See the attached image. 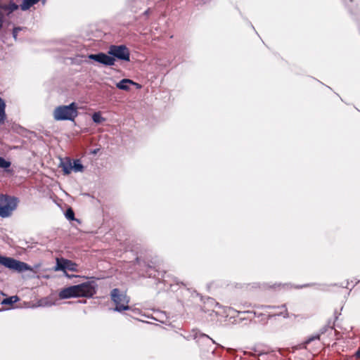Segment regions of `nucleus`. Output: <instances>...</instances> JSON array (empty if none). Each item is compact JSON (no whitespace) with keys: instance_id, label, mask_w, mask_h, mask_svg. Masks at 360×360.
Instances as JSON below:
<instances>
[{"instance_id":"26","label":"nucleus","mask_w":360,"mask_h":360,"mask_svg":"<svg viewBox=\"0 0 360 360\" xmlns=\"http://www.w3.org/2000/svg\"><path fill=\"white\" fill-rule=\"evenodd\" d=\"M328 330H330L332 333L334 330V328L333 326H330L329 325H326L320 329L319 333L318 334H320V335H321L324 334L325 333H326Z\"/></svg>"},{"instance_id":"25","label":"nucleus","mask_w":360,"mask_h":360,"mask_svg":"<svg viewBox=\"0 0 360 360\" xmlns=\"http://www.w3.org/2000/svg\"><path fill=\"white\" fill-rule=\"evenodd\" d=\"M319 339H320V334L317 333L316 335H311V336L307 338V339L304 342V344L309 345L311 342L316 340H319Z\"/></svg>"},{"instance_id":"2","label":"nucleus","mask_w":360,"mask_h":360,"mask_svg":"<svg viewBox=\"0 0 360 360\" xmlns=\"http://www.w3.org/2000/svg\"><path fill=\"white\" fill-rule=\"evenodd\" d=\"M18 203V198L7 194H0V217H10L16 210Z\"/></svg>"},{"instance_id":"20","label":"nucleus","mask_w":360,"mask_h":360,"mask_svg":"<svg viewBox=\"0 0 360 360\" xmlns=\"http://www.w3.org/2000/svg\"><path fill=\"white\" fill-rule=\"evenodd\" d=\"M92 120L96 124H101L103 122L105 121V118L101 115V113L100 112H94L92 115Z\"/></svg>"},{"instance_id":"21","label":"nucleus","mask_w":360,"mask_h":360,"mask_svg":"<svg viewBox=\"0 0 360 360\" xmlns=\"http://www.w3.org/2000/svg\"><path fill=\"white\" fill-rule=\"evenodd\" d=\"M146 275L148 277L159 278L158 276L160 275V273L158 272V275H157V271L152 266H149L148 270L146 271Z\"/></svg>"},{"instance_id":"9","label":"nucleus","mask_w":360,"mask_h":360,"mask_svg":"<svg viewBox=\"0 0 360 360\" xmlns=\"http://www.w3.org/2000/svg\"><path fill=\"white\" fill-rule=\"evenodd\" d=\"M55 271H62L63 273L67 272V270L71 271H77V264L71 260L61 258L56 259V264L54 266Z\"/></svg>"},{"instance_id":"24","label":"nucleus","mask_w":360,"mask_h":360,"mask_svg":"<svg viewBox=\"0 0 360 360\" xmlns=\"http://www.w3.org/2000/svg\"><path fill=\"white\" fill-rule=\"evenodd\" d=\"M53 304V302H51L49 298H43L39 300V305L41 307H51Z\"/></svg>"},{"instance_id":"11","label":"nucleus","mask_w":360,"mask_h":360,"mask_svg":"<svg viewBox=\"0 0 360 360\" xmlns=\"http://www.w3.org/2000/svg\"><path fill=\"white\" fill-rule=\"evenodd\" d=\"M60 167L65 174H70L72 171V160L70 158H60Z\"/></svg>"},{"instance_id":"13","label":"nucleus","mask_w":360,"mask_h":360,"mask_svg":"<svg viewBox=\"0 0 360 360\" xmlns=\"http://www.w3.org/2000/svg\"><path fill=\"white\" fill-rule=\"evenodd\" d=\"M39 1L44 5L46 0H22V3L20 5V9L23 11H27Z\"/></svg>"},{"instance_id":"31","label":"nucleus","mask_w":360,"mask_h":360,"mask_svg":"<svg viewBox=\"0 0 360 360\" xmlns=\"http://www.w3.org/2000/svg\"><path fill=\"white\" fill-rule=\"evenodd\" d=\"M150 13V8H148L146 11H144L143 15L147 16Z\"/></svg>"},{"instance_id":"22","label":"nucleus","mask_w":360,"mask_h":360,"mask_svg":"<svg viewBox=\"0 0 360 360\" xmlns=\"http://www.w3.org/2000/svg\"><path fill=\"white\" fill-rule=\"evenodd\" d=\"M65 216L66 219L68 220H70V221L75 220V212L71 207H69L66 210V211L65 212Z\"/></svg>"},{"instance_id":"18","label":"nucleus","mask_w":360,"mask_h":360,"mask_svg":"<svg viewBox=\"0 0 360 360\" xmlns=\"http://www.w3.org/2000/svg\"><path fill=\"white\" fill-rule=\"evenodd\" d=\"M18 301H19V297L17 295H13L4 299L1 304L5 305H12Z\"/></svg>"},{"instance_id":"8","label":"nucleus","mask_w":360,"mask_h":360,"mask_svg":"<svg viewBox=\"0 0 360 360\" xmlns=\"http://www.w3.org/2000/svg\"><path fill=\"white\" fill-rule=\"evenodd\" d=\"M88 58L105 66H112L115 63L114 58L103 52L89 54Z\"/></svg>"},{"instance_id":"29","label":"nucleus","mask_w":360,"mask_h":360,"mask_svg":"<svg viewBox=\"0 0 360 360\" xmlns=\"http://www.w3.org/2000/svg\"><path fill=\"white\" fill-rule=\"evenodd\" d=\"M64 276L69 278H82L80 276H78V275H75V274H69L68 272H65L64 273Z\"/></svg>"},{"instance_id":"15","label":"nucleus","mask_w":360,"mask_h":360,"mask_svg":"<svg viewBox=\"0 0 360 360\" xmlns=\"http://www.w3.org/2000/svg\"><path fill=\"white\" fill-rule=\"evenodd\" d=\"M264 307L265 308H278V309H280L282 311H281L280 312L277 313L276 314V316H283L284 318H288L289 317V314H288V310H287L285 304H282V305L278 306V307L268 305V306H265Z\"/></svg>"},{"instance_id":"7","label":"nucleus","mask_w":360,"mask_h":360,"mask_svg":"<svg viewBox=\"0 0 360 360\" xmlns=\"http://www.w3.org/2000/svg\"><path fill=\"white\" fill-rule=\"evenodd\" d=\"M186 338L188 340L191 339L195 340L200 347H203L204 345H213L215 344L214 340H213L209 335L201 333L198 329H193Z\"/></svg>"},{"instance_id":"37","label":"nucleus","mask_w":360,"mask_h":360,"mask_svg":"<svg viewBox=\"0 0 360 360\" xmlns=\"http://www.w3.org/2000/svg\"><path fill=\"white\" fill-rule=\"evenodd\" d=\"M352 1H353V0H349V2H351V3H352Z\"/></svg>"},{"instance_id":"14","label":"nucleus","mask_w":360,"mask_h":360,"mask_svg":"<svg viewBox=\"0 0 360 360\" xmlns=\"http://www.w3.org/2000/svg\"><path fill=\"white\" fill-rule=\"evenodd\" d=\"M18 5L13 1H10L8 4H1L0 10L7 11V15L12 13L18 8Z\"/></svg>"},{"instance_id":"33","label":"nucleus","mask_w":360,"mask_h":360,"mask_svg":"<svg viewBox=\"0 0 360 360\" xmlns=\"http://www.w3.org/2000/svg\"><path fill=\"white\" fill-rule=\"evenodd\" d=\"M310 285H311V284H304V285H303L299 286L298 288H306V287H309V286H310Z\"/></svg>"},{"instance_id":"4","label":"nucleus","mask_w":360,"mask_h":360,"mask_svg":"<svg viewBox=\"0 0 360 360\" xmlns=\"http://www.w3.org/2000/svg\"><path fill=\"white\" fill-rule=\"evenodd\" d=\"M0 264L18 273L32 270V268L27 263L17 260L13 257H6L0 255Z\"/></svg>"},{"instance_id":"1","label":"nucleus","mask_w":360,"mask_h":360,"mask_svg":"<svg viewBox=\"0 0 360 360\" xmlns=\"http://www.w3.org/2000/svg\"><path fill=\"white\" fill-rule=\"evenodd\" d=\"M53 118L58 121H74L78 116V106L75 102L69 105H59L53 110Z\"/></svg>"},{"instance_id":"27","label":"nucleus","mask_w":360,"mask_h":360,"mask_svg":"<svg viewBox=\"0 0 360 360\" xmlns=\"http://www.w3.org/2000/svg\"><path fill=\"white\" fill-rule=\"evenodd\" d=\"M22 30V27H15L13 29V32H12V34H13V39L17 41V36H18V34L20 31H21Z\"/></svg>"},{"instance_id":"10","label":"nucleus","mask_w":360,"mask_h":360,"mask_svg":"<svg viewBox=\"0 0 360 360\" xmlns=\"http://www.w3.org/2000/svg\"><path fill=\"white\" fill-rule=\"evenodd\" d=\"M59 297L62 300L72 297H80L76 285L62 289L59 292Z\"/></svg>"},{"instance_id":"30","label":"nucleus","mask_w":360,"mask_h":360,"mask_svg":"<svg viewBox=\"0 0 360 360\" xmlns=\"http://www.w3.org/2000/svg\"><path fill=\"white\" fill-rule=\"evenodd\" d=\"M355 356L356 358H360V348L355 352Z\"/></svg>"},{"instance_id":"23","label":"nucleus","mask_w":360,"mask_h":360,"mask_svg":"<svg viewBox=\"0 0 360 360\" xmlns=\"http://www.w3.org/2000/svg\"><path fill=\"white\" fill-rule=\"evenodd\" d=\"M186 294H190L193 298L198 297L200 300L202 301V296L197 292L195 290L187 288L185 292Z\"/></svg>"},{"instance_id":"5","label":"nucleus","mask_w":360,"mask_h":360,"mask_svg":"<svg viewBox=\"0 0 360 360\" xmlns=\"http://www.w3.org/2000/svg\"><path fill=\"white\" fill-rule=\"evenodd\" d=\"M89 279L90 280L86 282L76 285L79 297L90 298L96 293L98 285L96 283V280L97 278L95 277H90Z\"/></svg>"},{"instance_id":"34","label":"nucleus","mask_w":360,"mask_h":360,"mask_svg":"<svg viewBox=\"0 0 360 360\" xmlns=\"http://www.w3.org/2000/svg\"><path fill=\"white\" fill-rule=\"evenodd\" d=\"M204 3L208 2L210 0H202Z\"/></svg>"},{"instance_id":"6","label":"nucleus","mask_w":360,"mask_h":360,"mask_svg":"<svg viewBox=\"0 0 360 360\" xmlns=\"http://www.w3.org/2000/svg\"><path fill=\"white\" fill-rule=\"evenodd\" d=\"M108 53L115 60L117 59L125 62L130 61V51L125 45H111L109 47Z\"/></svg>"},{"instance_id":"28","label":"nucleus","mask_w":360,"mask_h":360,"mask_svg":"<svg viewBox=\"0 0 360 360\" xmlns=\"http://www.w3.org/2000/svg\"><path fill=\"white\" fill-rule=\"evenodd\" d=\"M22 30V27H15L13 29V32H12V34H13V39L17 41V36H18V34L20 31H21Z\"/></svg>"},{"instance_id":"32","label":"nucleus","mask_w":360,"mask_h":360,"mask_svg":"<svg viewBox=\"0 0 360 360\" xmlns=\"http://www.w3.org/2000/svg\"><path fill=\"white\" fill-rule=\"evenodd\" d=\"M340 314H338V312L336 311H335L334 312V316H335V319L337 320L338 319V316L340 315Z\"/></svg>"},{"instance_id":"3","label":"nucleus","mask_w":360,"mask_h":360,"mask_svg":"<svg viewBox=\"0 0 360 360\" xmlns=\"http://www.w3.org/2000/svg\"><path fill=\"white\" fill-rule=\"evenodd\" d=\"M112 301L115 304L114 311L122 312L123 311L129 310V297L125 292H122L118 288H114L110 292Z\"/></svg>"},{"instance_id":"17","label":"nucleus","mask_w":360,"mask_h":360,"mask_svg":"<svg viewBox=\"0 0 360 360\" xmlns=\"http://www.w3.org/2000/svg\"><path fill=\"white\" fill-rule=\"evenodd\" d=\"M6 103L0 97V123H4L6 120Z\"/></svg>"},{"instance_id":"12","label":"nucleus","mask_w":360,"mask_h":360,"mask_svg":"<svg viewBox=\"0 0 360 360\" xmlns=\"http://www.w3.org/2000/svg\"><path fill=\"white\" fill-rule=\"evenodd\" d=\"M129 84L139 85L130 79H122L116 84V87L120 90L128 91L130 89Z\"/></svg>"},{"instance_id":"19","label":"nucleus","mask_w":360,"mask_h":360,"mask_svg":"<svg viewBox=\"0 0 360 360\" xmlns=\"http://www.w3.org/2000/svg\"><path fill=\"white\" fill-rule=\"evenodd\" d=\"M84 169V166L82 164L81 161L78 159L73 160V164L72 163V170L75 172H82Z\"/></svg>"},{"instance_id":"36","label":"nucleus","mask_w":360,"mask_h":360,"mask_svg":"<svg viewBox=\"0 0 360 360\" xmlns=\"http://www.w3.org/2000/svg\"><path fill=\"white\" fill-rule=\"evenodd\" d=\"M264 354H263V353H259V356H262V355H264Z\"/></svg>"},{"instance_id":"35","label":"nucleus","mask_w":360,"mask_h":360,"mask_svg":"<svg viewBox=\"0 0 360 360\" xmlns=\"http://www.w3.org/2000/svg\"><path fill=\"white\" fill-rule=\"evenodd\" d=\"M174 281L176 282V284H179V281H177V279H175Z\"/></svg>"},{"instance_id":"16","label":"nucleus","mask_w":360,"mask_h":360,"mask_svg":"<svg viewBox=\"0 0 360 360\" xmlns=\"http://www.w3.org/2000/svg\"><path fill=\"white\" fill-rule=\"evenodd\" d=\"M11 162L6 160L4 158L0 156V168L3 169L6 172H12L9 168L11 167Z\"/></svg>"}]
</instances>
